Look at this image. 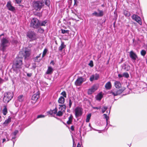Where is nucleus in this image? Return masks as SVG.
Segmentation results:
<instances>
[{
	"label": "nucleus",
	"mask_w": 147,
	"mask_h": 147,
	"mask_svg": "<svg viewBox=\"0 0 147 147\" xmlns=\"http://www.w3.org/2000/svg\"><path fill=\"white\" fill-rule=\"evenodd\" d=\"M22 59L21 58H17L16 62L13 65V69L16 74L20 73L23 65Z\"/></svg>",
	"instance_id": "nucleus-1"
},
{
	"label": "nucleus",
	"mask_w": 147,
	"mask_h": 147,
	"mask_svg": "<svg viewBox=\"0 0 147 147\" xmlns=\"http://www.w3.org/2000/svg\"><path fill=\"white\" fill-rule=\"evenodd\" d=\"M10 42L9 38H3L1 39L0 44V50L4 52L6 51L7 48L9 46Z\"/></svg>",
	"instance_id": "nucleus-2"
},
{
	"label": "nucleus",
	"mask_w": 147,
	"mask_h": 147,
	"mask_svg": "<svg viewBox=\"0 0 147 147\" xmlns=\"http://www.w3.org/2000/svg\"><path fill=\"white\" fill-rule=\"evenodd\" d=\"M44 5V0H40L37 1H34L33 2V7L34 9L37 11H39Z\"/></svg>",
	"instance_id": "nucleus-3"
},
{
	"label": "nucleus",
	"mask_w": 147,
	"mask_h": 147,
	"mask_svg": "<svg viewBox=\"0 0 147 147\" xmlns=\"http://www.w3.org/2000/svg\"><path fill=\"white\" fill-rule=\"evenodd\" d=\"M13 92H9L5 93L3 98V101L6 103H8L13 98Z\"/></svg>",
	"instance_id": "nucleus-4"
},
{
	"label": "nucleus",
	"mask_w": 147,
	"mask_h": 147,
	"mask_svg": "<svg viewBox=\"0 0 147 147\" xmlns=\"http://www.w3.org/2000/svg\"><path fill=\"white\" fill-rule=\"evenodd\" d=\"M40 26L39 21L36 18H33L31 20L30 26L31 27L35 28H37Z\"/></svg>",
	"instance_id": "nucleus-5"
},
{
	"label": "nucleus",
	"mask_w": 147,
	"mask_h": 147,
	"mask_svg": "<svg viewBox=\"0 0 147 147\" xmlns=\"http://www.w3.org/2000/svg\"><path fill=\"white\" fill-rule=\"evenodd\" d=\"M59 111L56 113L57 116H61L62 115L63 113H64L65 110L66 109V106L65 105H59Z\"/></svg>",
	"instance_id": "nucleus-6"
},
{
	"label": "nucleus",
	"mask_w": 147,
	"mask_h": 147,
	"mask_svg": "<svg viewBox=\"0 0 147 147\" xmlns=\"http://www.w3.org/2000/svg\"><path fill=\"white\" fill-rule=\"evenodd\" d=\"M125 89V88L124 87H121L119 90L114 89L111 91V93L114 96H117L121 94Z\"/></svg>",
	"instance_id": "nucleus-7"
},
{
	"label": "nucleus",
	"mask_w": 147,
	"mask_h": 147,
	"mask_svg": "<svg viewBox=\"0 0 147 147\" xmlns=\"http://www.w3.org/2000/svg\"><path fill=\"white\" fill-rule=\"evenodd\" d=\"M98 85L97 84H94L90 88L88 89L87 93L89 95L92 94L98 88Z\"/></svg>",
	"instance_id": "nucleus-8"
},
{
	"label": "nucleus",
	"mask_w": 147,
	"mask_h": 147,
	"mask_svg": "<svg viewBox=\"0 0 147 147\" xmlns=\"http://www.w3.org/2000/svg\"><path fill=\"white\" fill-rule=\"evenodd\" d=\"M82 109L80 107H77L74 110L75 115L76 117L81 116L82 114Z\"/></svg>",
	"instance_id": "nucleus-9"
},
{
	"label": "nucleus",
	"mask_w": 147,
	"mask_h": 147,
	"mask_svg": "<svg viewBox=\"0 0 147 147\" xmlns=\"http://www.w3.org/2000/svg\"><path fill=\"white\" fill-rule=\"evenodd\" d=\"M85 81L84 79L82 77H79L75 82V84L76 86H80Z\"/></svg>",
	"instance_id": "nucleus-10"
},
{
	"label": "nucleus",
	"mask_w": 147,
	"mask_h": 147,
	"mask_svg": "<svg viewBox=\"0 0 147 147\" xmlns=\"http://www.w3.org/2000/svg\"><path fill=\"white\" fill-rule=\"evenodd\" d=\"M131 18L133 20L136 21L140 25L142 24V22L141 18L138 16L134 14L132 16Z\"/></svg>",
	"instance_id": "nucleus-11"
},
{
	"label": "nucleus",
	"mask_w": 147,
	"mask_h": 147,
	"mask_svg": "<svg viewBox=\"0 0 147 147\" xmlns=\"http://www.w3.org/2000/svg\"><path fill=\"white\" fill-rule=\"evenodd\" d=\"M98 11L99 12L98 13H97L96 11H94L92 14V16H94L98 17H102L103 16L104 14L103 11L99 9L98 10Z\"/></svg>",
	"instance_id": "nucleus-12"
},
{
	"label": "nucleus",
	"mask_w": 147,
	"mask_h": 147,
	"mask_svg": "<svg viewBox=\"0 0 147 147\" xmlns=\"http://www.w3.org/2000/svg\"><path fill=\"white\" fill-rule=\"evenodd\" d=\"M129 57L131 59L135 61L138 58L136 54L133 51H131L129 53Z\"/></svg>",
	"instance_id": "nucleus-13"
},
{
	"label": "nucleus",
	"mask_w": 147,
	"mask_h": 147,
	"mask_svg": "<svg viewBox=\"0 0 147 147\" xmlns=\"http://www.w3.org/2000/svg\"><path fill=\"white\" fill-rule=\"evenodd\" d=\"M27 36L30 38L35 39L36 38V34L33 32H29L27 33Z\"/></svg>",
	"instance_id": "nucleus-14"
},
{
	"label": "nucleus",
	"mask_w": 147,
	"mask_h": 147,
	"mask_svg": "<svg viewBox=\"0 0 147 147\" xmlns=\"http://www.w3.org/2000/svg\"><path fill=\"white\" fill-rule=\"evenodd\" d=\"M6 6L9 10L10 11H13L15 10V8L11 5L10 1H9L7 3Z\"/></svg>",
	"instance_id": "nucleus-15"
},
{
	"label": "nucleus",
	"mask_w": 147,
	"mask_h": 147,
	"mask_svg": "<svg viewBox=\"0 0 147 147\" xmlns=\"http://www.w3.org/2000/svg\"><path fill=\"white\" fill-rule=\"evenodd\" d=\"M99 78V75L98 74L92 75L90 78V81H93V80H97Z\"/></svg>",
	"instance_id": "nucleus-16"
},
{
	"label": "nucleus",
	"mask_w": 147,
	"mask_h": 147,
	"mask_svg": "<svg viewBox=\"0 0 147 147\" xmlns=\"http://www.w3.org/2000/svg\"><path fill=\"white\" fill-rule=\"evenodd\" d=\"M39 92H37L36 93L34 94L32 97V100H37L39 97Z\"/></svg>",
	"instance_id": "nucleus-17"
},
{
	"label": "nucleus",
	"mask_w": 147,
	"mask_h": 147,
	"mask_svg": "<svg viewBox=\"0 0 147 147\" xmlns=\"http://www.w3.org/2000/svg\"><path fill=\"white\" fill-rule=\"evenodd\" d=\"M57 112V109L56 108H55V109L53 110H51L50 111H48V113L49 114H50L51 115H54L56 114Z\"/></svg>",
	"instance_id": "nucleus-18"
},
{
	"label": "nucleus",
	"mask_w": 147,
	"mask_h": 147,
	"mask_svg": "<svg viewBox=\"0 0 147 147\" xmlns=\"http://www.w3.org/2000/svg\"><path fill=\"white\" fill-rule=\"evenodd\" d=\"M53 69L52 67L49 66L48 67L47 71L46 72V74H51L53 73Z\"/></svg>",
	"instance_id": "nucleus-19"
},
{
	"label": "nucleus",
	"mask_w": 147,
	"mask_h": 147,
	"mask_svg": "<svg viewBox=\"0 0 147 147\" xmlns=\"http://www.w3.org/2000/svg\"><path fill=\"white\" fill-rule=\"evenodd\" d=\"M112 85L110 82H108L105 85V87L106 89L109 90L111 89Z\"/></svg>",
	"instance_id": "nucleus-20"
},
{
	"label": "nucleus",
	"mask_w": 147,
	"mask_h": 147,
	"mask_svg": "<svg viewBox=\"0 0 147 147\" xmlns=\"http://www.w3.org/2000/svg\"><path fill=\"white\" fill-rule=\"evenodd\" d=\"M65 101V99L63 96H61L58 100V102L59 103L63 104Z\"/></svg>",
	"instance_id": "nucleus-21"
},
{
	"label": "nucleus",
	"mask_w": 147,
	"mask_h": 147,
	"mask_svg": "<svg viewBox=\"0 0 147 147\" xmlns=\"http://www.w3.org/2000/svg\"><path fill=\"white\" fill-rule=\"evenodd\" d=\"M11 117H9L8 119L5 120V121L3 124V125L5 126H7L9 123L11 122Z\"/></svg>",
	"instance_id": "nucleus-22"
},
{
	"label": "nucleus",
	"mask_w": 147,
	"mask_h": 147,
	"mask_svg": "<svg viewBox=\"0 0 147 147\" xmlns=\"http://www.w3.org/2000/svg\"><path fill=\"white\" fill-rule=\"evenodd\" d=\"M31 52L30 50H28L24 52V56L25 57V58L28 57L30 55Z\"/></svg>",
	"instance_id": "nucleus-23"
},
{
	"label": "nucleus",
	"mask_w": 147,
	"mask_h": 147,
	"mask_svg": "<svg viewBox=\"0 0 147 147\" xmlns=\"http://www.w3.org/2000/svg\"><path fill=\"white\" fill-rule=\"evenodd\" d=\"M115 87L117 88H119L121 87V84L120 82L118 81H116L114 83Z\"/></svg>",
	"instance_id": "nucleus-24"
},
{
	"label": "nucleus",
	"mask_w": 147,
	"mask_h": 147,
	"mask_svg": "<svg viewBox=\"0 0 147 147\" xmlns=\"http://www.w3.org/2000/svg\"><path fill=\"white\" fill-rule=\"evenodd\" d=\"M24 97L22 95H19L18 97V100L20 102H22L24 101Z\"/></svg>",
	"instance_id": "nucleus-25"
},
{
	"label": "nucleus",
	"mask_w": 147,
	"mask_h": 147,
	"mask_svg": "<svg viewBox=\"0 0 147 147\" xmlns=\"http://www.w3.org/2000/svg\"><path fill=\"white\" fill-rule=\"evenodd\" d=\"M66 47L65 45L63 42H61V44L60 46L59 47V50L60 51H62L63 49Z\"/></svg>",
	"instance_id": "nucleus-26"
},
{
	"label": "nucleus",
	"mask_w": 147,
	"mask_h": 147,
	"mask_svg": "<svg viewBox=\"0 0 147 147\" xmlns=\"http://www.w3.org/2000/svg\"><path fill=\"white\" fill-rule=\"evenodd\" d=\"M73 117L71 115L68 118V120L67 121V123L68 124H70L71 123L72 121Z\"/></svg>",
	"instance_id": "nucleus-27"
},
{
	"label": "nucleus",
	"mask_w": 147,
	"mask_h": 147,
	"mask_svg": "<svg viewBox=\"0 0 147 147\" xmlns=\"http://www.w3.org/2000/svg\"><path fill=\"white\" fill-rule=\"evenodd\" d=\"M41 54H40L39 55L36 57L35 58H34V61L39 62L40 61L41 59H38V58L40 57Z\"/></svg>",
	"instance_id": "nucleus-28"
},
{
	"label": "nucleus",
	"mask_w": 147,
	"mask_h": 147,
	"mask_svg": "<svg viewBox=\"0 0 147 147\" xmlns=\"http://www.w3.org/2000/svg\"><path fill=\"white\" fill-rule=\"evenodd\" d=\"M4 107L3 110V113L4 115H5L7 113V109L6 106H4Z\"/></svg>",
	"instance_id": "nucleus-29"
},
{
	"label": "nucleus",
	"mask_w": 147,
	"mask_h": 147,
	"mask_svg": "<svg viewBox=\"0 0 147 147\" xmlns=\"http://www.w3.org/2000/svg\"><path fill=\"white\" fill-rule=\"evenodd\" d=\"M102 97V94H99L96 97V99L98 100H100Z\"/></svg>",
	"instance_id": "nucleus-30"
},
{
	"label": "nucleus",
	"mask_w": 147,
	"mask_h": 147,
	"mask_svg": "<svg viewBox=\"0 0 147 147\" xmlns=\"http://www.w3.org/2000/svg\"><path fill=\"white\" fill-rule=\"evenodd\" d=\"M123 14L126 16L129 17L130 15V12L126 10L124 11Z\"/></svg>",
	"instance_id": "nucleus-31"
},
{
	"label": "nucleus",
	"mask_w": 147,
	"mask_h": 147,
	"mask_svg": "<svg viewBox=\"0 0 147 147\" xmlns=\"http://www.w3.org/2000/svg\"><path fill=\"white\" fill-rule=\"evenodd\" d=\"M91 116V115L90 113L88 114L86 118V122H88L89 121L90 119V117Z\"/></svg>",
	"instance_id": "nucleus-32"
},
{
	"label": "nucleus",
	"mask_w": 147,
	"mask_h": 147,
	"mask_svg": "<svg viewBox=\"0 0 147 147\" xmlns=\"http://www.w3.org/2000/svg\"><path fill=\"white\" fill-rule=\"evenodd\" d=\"M103 115L104 117V118H105L106 119L107 125L108 123V120L109 119V117L108 116L107 114H104Z\"/></svg>",
	"instance_id": "nucleus-33"
},
{
	"label": "nucleus",
	"mask_w": 147,
	"mask_h": 147,
	"mask_svg": "<svg viewBox=\"0 0 147 147\" xmlns=\"http://www.w3.org/2000/svg\"><path fill=\"white\" fill-rule=\"evenodd\" d=\"M47 51H48V50L47 49L45 48L44 49V50L43 51V53H42V57H44L45 56V55L46 54Z\"/></svg>",
	"instance_id": "nucleus-34"
},
{
	"label": "nucleus",
	"mask_w": 147,
	"mask_h": 147,
	"mask_svg": "<svg viewBox=\"0 0 147 147\" xmlns=\"http://www.w3.org/2000/svg\"><path fill=\"white\" fill-rule=\"evenodd\" d=\"M107 107L106 106L103 107L102 108V113H104L105 112L107 109Z\"/></svg>",
	"instance_id": "nucleus-35"
},
{
	"label": "nucleus",
	"mask_w": 147,
	"mask_h": 147,
	"mask_svg": "<svg viewBox=\"0 0 147 147\" xmlns=\"http://www.w3.org/2000/svg\"><path fill=\"white\" fill-rule=\"evenodd\" d=\"M141 54L143 56H144L145 55L146 53V51L144 50H142L140 52Z\"/></svg>",
	"instance_id": "nucleus-36"
},
{
	"label": "nucleus",
	"mask_w": 147,
	"mask_h": 147,
	"mask_svg": "<svg viewBox=\"0 0 147 147\" xmlns=\"http://www.w3.org/2000/svg\"><path fill=\"white\" fill-rule=\"evenodd\" d=\"M44 2L45 1V4L47 6H49L50 3L49 0H44Z\"/></svg>",
	"instance_id": "nucleus-37"
},
{
	"label": "nucleus",
	"mask_w": 147,
	"mask_h": 147,
	"mask_svg": "<svg viewBox=\"0 0 147 147\" xmlns=\"http://www.w3.org/2000/svg\"><path fill=\"white\" fill-rule=\"evenodd\" d=\"M61 33L63 34L67 33L68 34L69 32V30H64L61 29Z\"/></svg>",
	"instance_id": "nucleus-38"
},
{
	"label": "nucleus",
	"mask_w": 147,
	"mask_h": 147,
	"mask_svg": "<svg viewBox=\"0 0 147 147\" xmlns=\"http://www.w3.org/2000/svg\"><path fill=\"white\" fill-rule=\"evenodd\" d=\"M123 77L126 78H128L129 77V75L128 73L126 72L124 73L123 74Z\"/></svg>",
	"instance_id": "nucleus-39"
},
{
	"label": "nucleus",
	"mask_w": 147,
	"mask_h": 147,
	"mask_svg": "<svg viewBox=\"0 0 147 147\" xmlns=\"http://www.w3.org/2000/svg\"><path fill=\"white\" fill-rule=\"evenodd\" d=\"M72 103H73V101H72V100L70 99H69V108H70L71 107V105L72 104Z\"/></svg>",
	"instance_id": "nucleus-40"
},
{
	"label": "nucleus",
	"mask_w": 147,
	"mask_h": 147,
	"mask_svg": "<svg viewBox=\"0 0 147 147\" xmlns=\"http://www.w3.org/2000/svg\"><path fill=\"white\" fill-rule=\"evenodd\" d=\"M61 94L62 95L64 98H66V94L65 91H63L62 92Z\"/></svg>",
	"instance_id": "nucleus-41"
},
{
	"label": "nucleus",
	"mask_w": 147,
	"mask_h": 147,
	"mask_svg": "<svg viewBox=\"0 0 147 147\" xmlns=\"http://www.w3.org/2000/svg\"><path fill=\"white\" fill-rule=\"evenodd\" d=\"M18 131L17 130H15L13 133L12 134H11V136H13V135H14L15 136H16V135L18 133Z\"/></svg>",
	"instance_id": "nucleus-42"
},
{
	"label": "nucleus",
	"mask_w": 147,
	"mask_h": 147,
	"mask_svg": "<svg viewBox=\"0 0 147 147\" xmlns=\"http://www.w3.org/2000/svg\"><path fill=\"white\" fill-rule=\"evenodd\" d=\"M47 23V21H46L42 22L40 25L41 26H45V24Z\"/></svg>",
	"instance_id": "nucleus-43"
},
{
	"label": "nucleus",
	"mask_w": 147,
	"mask_h": 147,
	"mask_svg": "<svg viewBox=\"0 0 147 147\" xmlns=\"http://www.w3.org/2000/svg\"><path fill=\"white\" fill-rule=\"evenodd\" d=\"M89 65H90L91 67H92L93 66L92 61H90V62L89 63Z\"/></svg>",
	"instance_id": "nucleus-44"
},
{
	"label": "nucleus",
	"mask_w": 147,
	"mask_h": 147,
	"mask_svg": "<svg viewBox=\"0 0 147 147\" xmlns=\"http://www.w3.org/2000/svg\"><path fill=\"white\" fill-rule=\"evenodd\" d=\"M45 116L44 115H38L37 116V118H43Z\"/></svg>",
	"instance_id": "nucleus-45"
},
{
	"label": "nucleus",
	"mask_w": 147,
	"mask_h": 147,
	"mask_svg": "<svg viewBox=\"0 0 147 147\" xmlns=\"http://www.w3.org/2000/svg\"><path fill=\"white\" fill-rule=\"evenodd\" d=\"M72 137L73 140V147H75L76 144H75V141L74 140V138H73V137L72 136Z\"/></svg>",
	"instance_id": "nucleus-46"
},
{
	"label": "nucleus",
	"mask_w": 147,
	"mask_h": 147,
	"mask_svg": "<svg viewBox=\"0 0 147 147\" xmlns=\"http://www.w3.org/2000/svg\"><path fill=\"white\" fill-rule=\"evenodd\" d=\"M70 129L72 131H74V127L73 125H72L71 126Z\"/></svg>",
	"instance_id": "nucleus-47"
},
{
	"label": "nucleus",
	"mask_w": 147,
	"mask_h": 147,
	"mask_svg": "<svg viewBox=\"0 0 147 147\" xmlns=\"http://www.w3.org/2000/svg\"><path fill=\"white\" fill-rule=\"evenodd\" d=\"M16 3H20L21 1V0H16Z\"/></svg>",
	"instance_id": "nucleus-48"
},
{
	"label": "nucleus",
	"mask_w": 147,
	"mask_h": 147,
	"mask_svg": "<svg viewBox=\"0 0 147 147\" xmlns=\"http://www.w3.org/2000/svg\"><path fill=\"white\" fill-rule=\"evenodd\" d=\"M74 5H76V6L77 5L78 1L77 0H74Z\"/></svg>",
	"instance_id": "nucleus-49"
},
{
	"label": "nucleus",
	"mask_w": 147,
	"mask_h": 147,
	"mask_svg": "<svg viewBox=\"0 0 147 147\" xmlns=\"http://www.w3.org/2000/svg\"><path fill=\"white\" fill-rule=\"evenodd\" d=\"M94 109H101V107H93Z\"/></svg>",
	"instance_id": "nucleus-50"
},
{
	"label": "nucleus",
	"mask_w": 147,
	"mask_h": 147,
	"mask_svg": "<svg viewBox=\"0 0 147 147\" xmlns=\"http://www.w3.org/2000/svg\"><path fill=\"white\" fill-rule=\"evenodd\" d=\"M27 76L29 77H30L31 76H32V74L31 73H27Z\"/></svg>",
	"instance_id": "nucleus-51"
},
{
	"label": "nucleus",
	"mask_w": 147,
	"mask_h": 147,
	"mask_svg": "<svg viewBox=\"0 0 147 147\" xmlns=\"http://www.w3.org/2000/svg\"><path fill=\"white\" fill-rule=\"evenodd\" d=\"M118 76L119 78H121L123 76V74L122 75L121 74H119L118 75Z\"/></svg>",
	"instance_id": "nucleus-52"
},
{
	"label": "nucleus",
	"mask_w": 147,
	"mask_h": 147,
	"mask_svg": "<svg viewBox=\"0 0 147 147\" xmlns=\"http://www.w3.org/2000/svg\"><path fill=\"white\" fill-rule=\"evenodd\" d=\"M12 137V139L11 140H12L13 139H14L15 138H16V136H15L14 135H13V136H11Z\"/></svg>",
	"instance_id": "nucleus-53"
},
{
	"label": "nucleus",
	"mask_w": 147,
	"mask_h": 147,
	"mask_svg": "<svg viewBox=\"0 0 147 147\" xmlns=\"http://www.w3.org/2000/svg\"><path fill=\"white\" fill-rule=\"evenodd\" d=\"M32 67L34 69H35L36 67V66L35 64H34L33 65Z\"/></svg>",
	"instance_id": "nucleus-54"
},
{
	"label": "nucleus",
	"mask_w": 147,
	"mask_h": 147,
	"mask_svg": "<svg viewBox=\"0 0 147 147\" xmlns=\"http://www.w3.org/2000/svg\"><path fill=\"white\" fill-rule=\"evenodd\" d=\"M50 64H52L53 65H54L55 63H54L53 61V60L51 61L50 63Z\"/></svg>",
	"instance_id": "nucleus-55"
},
{
	"label": "nucleus",
	"mask_w": 147,
	"mask_h": 147,
	"mask_svg": "<svg viewBox=\"0 0 147 147\" xmlns=\"http://www.w3.org/2000/svg\"><path fill=\"white\" fill-rule=\"evenodd\" d=\"M6 141V139L5 138H3V139L2 143H3L5 142Z\"/></svg>",
	"instance_id": "nucleus-56"
},
{
	"label": "nucleus",
	"mask_w": 147,
	"mask_h": 147,
	"mask_svg": "<svg viewBox=\"0 0 147 147\" xmlns=\"http://www.w3.org/2000/svg\"><path fill=\"white\" fill-rule=\"evenodd\" d=\"M77 147H81L79 143L78 144Z\"/></svg>",
	"instance_id": "nucleus-57"
},
{
	"label": "nucleus",
	"mask_w": 147,
	"mask_h": 147,
	"mask_svg": "<svg viewBox=\"0 0 147 147\" xmlns=\"http://www.w3.org/2000/svg\"><path fill=\"white\" fill-rule=\"evenodd\" d=\"M110 110L109 111V112H108V111H107V113H108V114H109H109L110 113Z\"/></svg>",
	"instance_id": "nucleus-58"
},
{
	"label": "nucleus",
	"mask_w": 147,
	"mask_h": 147,
	"mask_svg": "<svg viewBox=\"0 0 147 147\" xmlns=\"http://www.w3.org/2000/svg\"><path fill=\"white\" fill-rule=\"evenodd\" d=\"M12 141L13 142V145H14L16 140L14 141V140H12Z\"/></svg>",
	"instance_id": "nucleus-59"
},
{
	"label": "nucleus",
	"mask_w": 147,
	"mask_h": 147,
	"mask_svg": "<svg viewBox=\"0 0 147 147\" xmlns=\"http://www.w3.org/2000/svg\"><path fill=\"white\" fill-rule=\"evenodd\" d=\"M3 35V34H1V35H0V36H2V35Z\"/></svg>",
	"instance_id": "nucleus-60"
},
{
	"label": "nucleus",
	"mask_w": 147,
	"mask_h": 147,
	"mask_svg": "<svg viewBox=\"0 0 147 147\" xmlns=\"http://www.w3.org/2000/svg\"><path fill=\"white\" fill-rule=\"evenodd\" d=\"M69 24H71L70 22H69Z\"/></svg>",
	"instance_id": "nucleus-61"
},
{
	"label": "nucleus",
	"mask_w": 147,
	"mask_h": 147,
	"mask_svg": "<svg viewBox=\"0 0 147 147\" xmlns=\"http://www.w3.org/2000/svg\"><path fill=\"white\" fill-rule=\"evenodd\" d=\"M146 62H147V59H146Z\"/></svg>",
	"instance_id": "nucleus-62"
},
{
	"label": "nucleus",
	"mask_w": 147,
	"mask_h": 147,
	"mask_svg": "<svg viewBox=\"0 0 147 147\" xmlns=\"http://www.w3.org/2000/svg\"><path fill=\"white\" fill-rule=\"evenodd\" d=\"M9 139H8L7 141H9Z\"/></svg>",
	"instance_id": "nucleus-63"
}]
</instances>
